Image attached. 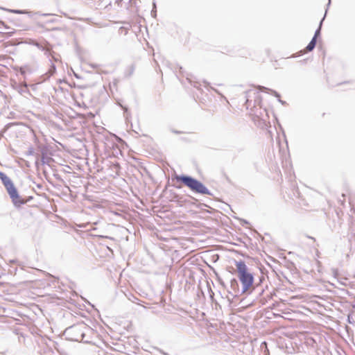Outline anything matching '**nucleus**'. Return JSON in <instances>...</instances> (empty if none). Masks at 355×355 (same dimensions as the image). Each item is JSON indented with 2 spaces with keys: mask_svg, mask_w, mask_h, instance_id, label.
Here are the masks:
<instances>
[{
  "mask_svg": "<svg viewBox=\"0 0 355 355\" xmlns=\"http://www.w3.org/2000/svg\"><path fill=\"white\" fill-rule=\"evenodd\" d=\"M0 179L4 185L12 202L16 207L25 204L26 201L19 195L12 181L3 172H0Z\"/></svg>",
  "mask_w": 355,
  "mask_h": 355,
  "instance_id": "1",
  "label": "nucleus"
},
{
  "mask_svg": "<svg viewBox=\"0 0 355 355\" xmlns=\"http://www.w3.org/2000/svg\"><path fill=\"white\" fill-rule=\"evenodd\" d=\"M236 267L238 272V277L243 286L242 293H244L252 286L254 277L248 271V267L244 261H236Z\"/></svg>",
  "mask_w": 355,
  "mask_h": 355,
  "instance_id": "2",
  "label": "nucleus"
},
{
  "mask_svg": "<svg viewBox=\"0 0 355 355\" xmlns=\"http://www.w3.org/2000/svg\"><path fill=\"white\" fill-rule=\"evenodd\" d=\"M177 180L181 181L191 191L200 194L211 195L209 190L198 180L187 175L178 176Z\"/></svg>",
  "mask_w": 355,
  "mask_h": 355,
  "instance_id": "3",
  "label": "nucleus"
},
{
  "mask_svg": "<svg viewBox=\"0 0 355 355\" xmlns=\"http://www.w3.org/2000/svg\"><path fill=\"white\" fill-rule=\"evenodd\" d=\"M259 90H260V91H261V92L270 91V93H271L272 94L275 95L276 97H277V98H278V101H279L280 103H282V104H284V101H282L279 98H280V95H279L277 92H275V91H274V90H272V89H270L266 88V87H263V86H259Z\"/></svg>",
  "mask_w": 355,
  "mask_h": 355,
  "instance_id": "4",
  "label": "nucleus"
},
{
  "mask_svg": "<svg viewBox=\"0 0 355 355\" xmlns=\"http://www.w3.org/2000/svg\"><path fill=\"white\" fill-rule=\"evenodd\" d=\"M315 44H316V40H315V37H313L312 38V40H311V42L309 43V44L307 45V46L306 47V50L307 51H312L315 46Z\"/></svg>",
  "mask_w": 355,
  "mask_h": 355,
  "instance_id": "5",
  "label": "nucleus"
},
{
  "mask_svg": "<svg viewBox=\"0 0 355 355\" xmlns=\"http://www.w3.org/2000/svg\"><path fill=\"white\" fill-rule=\"evenodd\" d=\"M45 54L49 58V60L51 59L52 61L53 60L55 62L59 61L58 57H56L53 54V52L52 53V52H50L49 50H46Z\"/></svg>",
  "mask_w": 355,
  "mask_h": 355,
  "instance_id": "6",
  "label": "nucleus"
},
{
  "mask_svg": "<svg viewBox=\"0 0 355 355\" xmlns=\"http://www.w3.org/2000/svg\"><path fill=\"white\" fill-rule=\"evenodd\" d=\"M49 61L51 62V67L48 71V73L49 76H52L54 74V73L55 72V64L52 62V60L51 59L49 60Z\"/></svg>",
  "mask_w": 355,
  "mask_h": 355,
  "instance_id": "7",
  "label": "nucleus"
},
{
  "mask_svg": "<svg viewBox=\"0 0 355 355\" xmlns=\"http://www.w3.org/2000/svg\"><path fill=\"white\" fill-rule=\"evenodd\" d=\"M325 17V15L324 16V17L322 18V19L320 21V25H319V28L316 30L315 33V35L313 37H315V40L317 39V37L320 35V28H321V26H322V21L324 20Z\"/></svg>",
  "mask_w": 355,
  "mask_h": 355,
  "instance_id": "8",
  "label": "nucleus"
},
{
  "mask_svg": "<svg viewBox=\"0 0 355 355\" xmlns=\"http://www.w3.org/2000/svg\"><path fill=\"white\" fill-rule=\"evenodd\" d=\"M237 286H238V282H237L236 279H232L231 280V287L233 289H234Z\"/></svg>",
  "mask_w": 355,
  "mask_h": 355,
  "instance_id": "9",
  "label": "nucleus"
},
{
  "mask_svg": "<svg viewBox=\"0 0 355 355\" xmlns=\"http://www.w3.org/2000/svg\"><path fill=\"white\" fill-rule=\"evenodd\" d=\"M331 271H332V275H333L335 279H336V278L338 277V270H337V269H334H334H332V270H331Z\"/></svg>",
  "mask_w": 355,
  "mask_h": 355,
  "instance_id": "10",
  "label": "nucleus"
},
{
  "mask_svg": "<svg viewBox=\"0 0 355 355\" xmlns=\"http://www.w3.org/2000/svg\"><path fill=\"white\" fill-rule=\"evenodd\" d=\"M129 300H130V301H132V302H134V303H136V304H139V300L137 297H135V296H132V298H129Z\"/></svg>",
  "mask_w": 355,
  "mask_h": 355,
  "instance_id": "11",
  "label": "nucleus"
},
{
  "mask_svg": "<svg viewBox=\"0 0 355 355\" xmlns=\"http://www.w3.org/2000/svg\"><path fill=\"white\" fill-rule=\"evenodd\" d=\"M155 9H156V5H155V3H153V10H152V12H151V14H152V15H153V14H155V12H156V10H155Z\"/></svg>",
  "mask_w": 355,
  "mask_h": 355,
  "instance_id": "12",
  "label": "nucleus"
},
{
  "mask_svg": "<svg viewBox=\"0 0 355 355\" xmlns=\"http://www.w3.org/2000/svg\"><path fill=\"white\" fill-rule=\"evenodd\" d=\"M11 12L14 13H19L20 12L19 10H11Z\"/></svg>",
  "mask_w": 355,
  "mask_h": 355,
  "instance_id": "13",
  "label": "nucleus"
},
{
  "mask_svg": "<svg viewBox=\"0 0 355 355\" xmlns=\"http://www.w3.org/2000/svg\"><path fill=\"white\" fill-rule=\"evenodd\" d=\"M330 2H331L330 0H329L328 5H327L328 6L330 5Z\"/></svg>",
  "mask_w": 355,
  "mask_h": 355,
  "instance_id": "14",
  "label": "nucleus"
}]
</instances>
